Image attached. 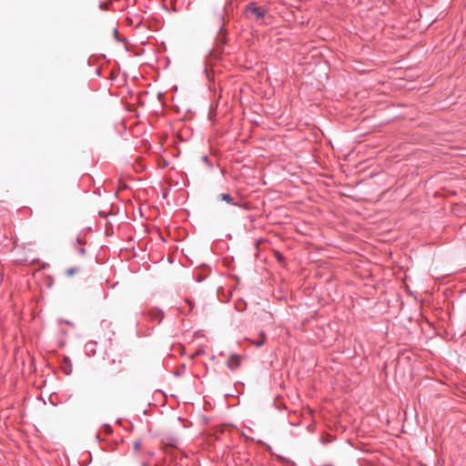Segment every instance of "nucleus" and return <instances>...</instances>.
I'll list each match as a JSON object with an SVG mask.
<instances>
[{
  "instance_id": "obj_1",
  "label": "nucleus",
  "mask_w": 466,
  "mask_h": 466,
  "mask_svg": "<svg viewBox=\"0 0 466 466\" xmlns=\"http://www.w3.org/2000/svg\"><path fill=\"white\" fill-rule=\"evenodd\" d=\"M245 12H246L247 16L253 17L257 21L262 19L266 15L265 8H263L261 6H257L254 3L249 4L246 7Z\"/></svg>"
},
{
  "instance_id": "obj_2",
  "label": "nucleus",
  "mask_w": 466,
  "mask_h": 466,
  "mask_svg": "<svg viewBox=\"0 0 466 466\" xmlns=\"http://www.w3.org/2000/svg\"><path fill=\"white\" fill-rule=\"evenodd\" d=\"M146 316L152 321L159 323L164 318V313L158 309H150L146 312Z\"/></svg>"
},
{
  "instance_id": "obj_3",
  "label": "nucleus",
  "mask_w": 466,
  "mask_h": 466,
  "mask_svg": "<svg viewBox=\"0 0 466 466\" xmlns=\"http://www.w3.org/2000/svg\"><path fill=\"white\" fill-rule=\"evenodd\" d=\"M240 366V359L238 355H231L228 361V367L234 370L238 369Z\"/></svg>"
},
{
  "instance_id": "obj_4",
  "label": "nucleus",
  "mask_w": 466,
  "mask_h": 466,
  "mask_svg": "<svg viewBox=\"0 0 466 466\" xmlns=\"http://www.w3.org/2000/svg\"><path fill=\"white\" fill-rule=\"evenodd\" d=\"M218 198L222 201H225L233 206H238L237 202L234 201V198L228 193H222L218 195Z\"/></svg>"
},
{
  "instance_id": "obj_5",
  "label": "nucleus",
  "mask_w": 466,
  "mask_h": 466,
  "mask_svg": "<svg viewBox=\"0 0 466 466\" xmlns=\"http://www.w3.org/2000/svg\"><path fill=\"white\" fill-rule=\"evenodd\" d=\"M260 337H261V339L254 342L255 345L258 346V347H260V346H262L264 344V341H265V334H264V332L260 333Z\"/></svg>"
},
{
  "instance_id": "obj_6",
  "label": "nucleus",
  "mask_w": 466,
  "mask_h": 466,
  "mask_svg": "<svg viewBox=\"0 0 466 466\" xmlns=\"http://www.w3.org/2000/svg\"><path fill=\"white\" fill-rule=\"evenodd\" d=\"M77 271H78V268H71L66 269V275L71 277Z\"/></svg>"
},
{
  "instance_id": "obj_7",
  "label": "nucleus",
  "mask_w": 466,
  "mask_h": 466,
  "mask_svg": "<svg viewBox=\"0 0 466 466\" xmlns=\"http://www.w3.org/2000/svg\"><path fill=\"white\" fill-rule=\"evenodd\" d=\"M139 448H140V442H139V441H136V442L134 443V449L137 451V450H138Z\"/></svg>"
},
{
  "instance_id": "obj_8",
  "label": "nucleus",
  "mask_w": 466,
  "mask_h": 466,
  "mask_svg": "<svg viewBox=\"0 0 466 466\" xmlns=\"http://www.w3.org/2000/svg\"><path fill=\"white\" fill-rule=\"evenodd\" d=\"M80 252L84 254V253H85V248H82L80 249Z\"/></svg>"
}]
</instances>
